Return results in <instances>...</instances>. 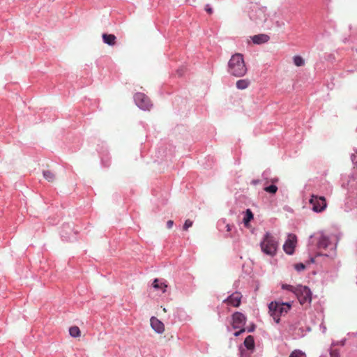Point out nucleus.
<instances>
[{
	"label": "nucleus",
	"mask_w": 357,
	"mask_h": 357,
	"mask_svg": "<svg viewBox=\"0 0 357 357\" xmlns=\"http://www.w3.org/2000/svg\"><path fill=\"white\" fill-rule=\"evenodd\" d=\"M246 318L243 314L236 312L232 315V327L234 329L243 327L245 324Z\"/></svg>",
	"instance_id": "obj_9"
},
{
	"label": "nucleus",
	"mask_w": 357,
	"mask_h": 357,
	"mask_svg": "<svg viewBox=\"0 0 357 357\" xmlns=\"http://www.w3.org/2000/svg\"><path fill=\"white\" fill-rule=\"evenodd\" d=\"M310 204L312 206V210L317 213L324 211L326 206V200L324 197H319L314 195L311 196Z\"/></svg>",
	"instance_id": "obj_6"
},
{
	"label": "nucleus",
	"mask_w": 357,
	"mask_h": 357,
	"mask_svg": "<svg viewBox=\"0 0 357 357\" xmlns=\"http://www.w3.org/2000/svg\"><path fill=\"white\" fill-rule=\"evenodd\" d=\"M293 59L294 63L298 67L303 66L305 64V61L301 56H294Z\"/></svg>",
	"instance_id": "obj_21"
},
{
	"label": "nucleus",
	"mask_w": 357,
	"mask_h": 357,
	"mask_svg": "<svg viewBox=\"0 0 357 357\" xmlns=\"http://www.w3.org/2000/svg\"><path fill=\"white\" fill-rule=\"evenodd\" d=\"M250 84V81L248 79H239L236 84L237 89L241 90L247 89Z\"/></svg>",
	"instance_id": "obj_14"
},
{
	"label": "nucleus",
	"mask_w": 357,
	"mask_h": 357,
	"mask_svg": "<svg viewBox=\"0 0 357 357\" xmlns=\"http://www.w3.org/2000/svg\"><path fill=\"white\" fill-rule=\"evenodd\" d=\"M228 72L235 77H243L247 73L243 55L239 53L234 54L228 63Z\"/></svg>",
	"instance_id": "obj_1"
},
{
	"label": "nucleus",
	"mask_w": 357,
	"mask_h": 357,
	"mask_svg": "<svg viewBox=\"0 0 357 357\" xmlns=\"http://www.w3.org/2000/svg\"><path fill=\"white\" fill-rule=\"evenodd\" d=\"M153 287L156 289H161L164 293L166 291L167 284H166L165 282H160L158 279H155L153 282Z\"/></svg>",
	"instance_id": "obj_16"
},
{
	"label": "nucleus",
	"mask_w": 357,
	"mask_h": 357,
	"mask_svg": "<svg viewBox=\"0 0 357 357\" xmlns=\"http://www.w3.org/2000/svg\"><path fill=\"white\" fill-rule=\"evenodd\" d=\"M278 181V179L275 178V179L272 180V182H277Z\"/></svg>",
	"instance_id": "obj_33"
},
{
	"label": "nucleus",
	"mask_w": 357,
	"mask_h": 357,
	"mask_svg": "<svg viewBox=\"0 0 357 357\" xmlns=\"http://www.w3.org/2000/svg\"><path fill=\"white\" fill-rule=\"evenodd\" d=\"M297 238L294 234H289L287 240L283 245L284 251L288 255H292L296 245Z\"/></svg>",
	"instance_id": "obj_8"
},
{
	"label": "nucleus",
	"mask_w": 357,
	"mask_h": 357,
	"mask_svg": "<svg viewBox=\"0 0 357 357\" xmlns=\"http://www.w3.org/2000/svg\"><path fill=\"white\" fill-rule=\"evenodd\" d=\"M174 221L173 220H168L167 222V227L168 229H171L173 227Z\"/></svg>",
	"instance_id": "obj_28"
},
{
	"label": "nucleus",
	"mask_w": 357,
	"mask_h": 357,
	"mask_svg": "<svg viewBox=\"0 0 357 357\" xmlns=\"http://www.w3.org/2000/svg\"><path fill=\"white\" fill-rule=\"evenodd\" d=\"M43 176L49 182H53L55 179V175L50 170L43 171Z\"/></svg>",
	"instance_id": "obj_20"
},
{
	"label": "nucleus",
	"mask_w": 357,
	"mask_h": 357,
	"mask_svg": "<svg viewBox=\"0 0 357 357\" xmlns=\"http://www.w3.org/2000/svg\"><path fill=\"white\" fill-rule=\"evenodd\" d=\"M134 98L136 105L142 109L150 110L153 106L149 98L143 93H136Z\"/></svg>",
	"instance_id": "obj_7"
},
{
	"label": "nucleus",
	"mask_w": 357,
	"mask_h": 357,
	"mask_svg": "<svg viewBox=\"0 0 357 357\" xmlns=\"http://www.w3.org/2000/svg\"><path fill=\"white\" fill-rule=\"evenodd\" d=\"M329 240L327 236H321L318 242V246L322 248H326L329 245Z\"/></svg>",
	"instance_id": "obj_17"
},
{
	"label": "nucleus",
	"mask_w": 357,
	"mask_h": 357,
	"mask_svg": "<svg viewBox=\"0 0 357 357\" xmlns=\"http://www.w3.org/2000/svg\"><path fill=\"white\" fill-rule=\"evenodd\" d=\"M294 268L296 271H301L305 268V266L302 263H298L294 265Z\"/></svg>",
	"instance_id": "obj_26"
},
{
	"label": "nucleus",
	"mask_w": 357,
	"mask_h": 357,
	"mask_svg": "<svg viewBox=\"0 0 357 357\" xmlns=\"http://www.w3.org/2000/svg\"><path fill=\"white\" fill-rule=\"evenodd\" d=\"M331 357H334L335 356V351L331 352Z\"/></svg>",
	"instance_id": "obj_32"
},
{
	"label": "nucleus",
	"mask_w": 357,
	"mask_h": 357,
	"mask_svg": "<svg viewBox=\"0 0 357 357\" xmlns=\"http://www.w3.org/2000/svg\"><path fill=\"white\" fill-rule=\"evenodd\" d=\"M248 332H252L254 331V326H252V328H250L248 330Z\"/></svg>",
	"instance_id": "obj_31"
},
{
	"label": "nucleus",
	"mask_w": 357,
	"mask_h": 357,
	"mask_svg": "<svg viewBox=\"0 0 357 357\" xmlns=\"http://www.w3.org/2000/svg\"><path fill=\"white\" fill-rule=\"evenodd\" d=\"M282 289L288 290V291H289L291 292H293L295 294L296 292V290H297V287H294V286L290 285V284H283L282 285Z\"/></svg>",
	"instance_id": "obj_24"
},
{
	"label": "nucleus",
	"mask_w": 357,
	"mask_h": 357,
	"mask_svg": "<svg viewBox=\"0 0 357 357\" xmlns=\"http://www.w3.org/2000/svg\"><path fill=\"white\" fill-rule=\"evenodd\" d=\"M69 333L73 337H78L81 335V331L79 330V327L74 326L70 328Z\"/></svg>",
	"instance_id": "obj_18"
},
{
	"label": "nucleus",
	"mask_w": 357,
	"mask_h": 357,
	"mask_svg": "<svg viewBox=\"0 0 357 357\" xmlns=\"http://www.w3.org/2000/svg\"><path fill=\"white\" fill-rule=\"evenodd\" d=\"M289 357H306V355L302 351L296 349L290 354Z\"/></svg>",
	"instance_id": "obj_23"
},
{
	"label": "nucleus",
	"mask_w": 357,
	"mask_h": 357,
	"mask_svg": "<svg viewBox=\"0 0 357 357\" xmlns=\"http://www.w3.org/2000/svg\"><path fill=\"white\" fill-rule=\"evenodd\" d=\"M253 219V214L250 209H247L245 212V215L243 218V223L245 226H248V223L250 220Z\"/></svg>",
	"instance_id": "obj_19"
},
{
	"label": "nucleus",
	"mask_w": 357,
	"mask_h": 357,
	"mask_svg": "<svg viewBox=\"0 0 357 357\" xmlns=\"http://www.w3.org/2000/svg\"><path fill=\"white\" fill-rule=\"evenodd\" d=\"M151 328L158 333H162L165 331L164 324L155 317L150 319Z\"/></svg>",
	"instance_id": "obj_11"
},
{
	"label": "nucleus",
	"mask_w": 357,
	"mask_h": 357,
	"mask_svg": "<svg viewBox=\"0 0 357 357\" xmlns=\"http://www.w3.org/2000/svg\"><path fill=\"white\" fill-rule=\"evenodd\" d=\"M241 329L238 331L234 333V335L236 337L239 336L242 333H243L245 330L243 327L240 328Z\"/></svg>",
	"instance_id": "obj_27"
},
{
	"label": "nucleus",
	"mask_w": 357,
	"mask_h": 357,
	"mask_svg": "<svg viewBox=\"0 0 357 357\" xmlns=\"http://www.w3.org/2000/svg\"><path fill=\"white\" fill-rule=\"evenodd\" d=\"M242 296L239 292H234L223 301V303L233 307H238L241 302Z\"/></svg>",
	"instance_id": "obj_10"
},
{
	"label": "nucleus",
	"mask_w": 357,
	"mask_h": 357,
	"mask_svg": "<svg viewBox=\"0 0 357 357\" xmlns=\"http://www.w3.org/2000/svg\"><path fill=\"white\" fill-rule=\"evenodd\" d=\"M231 227H231L230 225L227 224V225H226L227 231V232H230V231H231Z\"/></svg>",
	"instance_id": "obj_30"
},
{
	"label": "nucleus",
	"mask_w": 357,
	"mask_h": 357,
	"mask_svg": "<svg viewBox=\"0 0 357 357\" xmlns=\"http://www.w3.org/2000/svg\"><path fill=\"white\" fill-rule=\"evenodd\" d=\"M290 303L271 302L269 305L271 315L276 323H279L280 316L286 314L291 309Z\"/></svg>",
	"instance_id": "obj_2"
},
{
	"label": "nucleus",
	"mask_w": 357,
	"mask_h": 357,
	"mask_svg": "<svg viewBox=\"0 0 357 357\" xmlns=\"http://www.w3.org/2000/svg\"><path fill=\"white\" fill-rule=\"evenodd\" d=\"M245 347L249 349L252 350L255 348V340L252 335H248L244 340Z\"/></svg>",
	"instance_id": "obj_15"
},
{
	"label": "nucleus",
	"mask_w": 357,
	"mask_h": 357,
	"mask_svg": "<svg viewBox=\"0 0 357 357\" xmlns=\"http://www.w3.org/2000/svg\"><path fill=\"white\" fill-rule=\"evenodd\" d=\"M264 190L271 195H275L278 191V187L275 185L272 184L269 186H266L264 188Z\"/></svg>",
	"instance_id": "obj_22"
},
{
	"label": "nucleus",
	"mask_w": 357,
	"mask_h": 357,
	"mask_svg": "<svg viewBox=\"0 0 357 357\" xmlns=\"http://www.w3.org/2000/svg\"><path fill=\"white\" fill-rule=\"evenodd\" d=\"M102 37L103 42L110 46H114L116 43V38L114 34L103 33Z\"/></svg>",
	"instance_id": "obj_13"
},
{
	"label": "nucleus",
	"mask_w": 357,
	"mask_h": 357,
	"mask_svg": "<svg viewBox=\"0 0 357 357\" xmlns=\"http://www.w3.org/2000/svg\"><path fill=\"white\" fill-rule=\"evenodd\" d=\"M192 221L188 219L185 220L183 226V229L185 230V231H187L188 229V228L191 227L192 226Z\"/></svg>",
	"instance_id": "obj_25"
},
{
	"label": "nucleus",
	"mask_w": 357,
	"mask_h": 357,
	"mask_svg": "<svg viewBox=\"0 0 357 357\" xmlns=\"http://www.w3.org/2000/svg\"><path fill=\"white\" fill-rule=\"evenodd\" d=\"M270 37L266 34H258L255 35L252 38V42L255 44H262L268 42Z\"/></svg>",
	"instance_id": "obj_12"
},
{
	"label": "nucleus",
	"mask_w": 357,
	"mask_h": 357,
	"mask_svg": "<svg viewBox=\"0 0 357 357\" xmlns=\"http://www.w3.org/2000/svg\"><path fill=\"white\" fill-rule=\"evenodd\" d=\"M250 17L257 24H264L267 20L266 9L265 8L255 6L252 9Z\"/></svg>",
	"instance_id": "obj_5"
},
{
	"label": "nucleus",
	"mask_w": 357,
	"mask_h": 357,
	"mask_svg": "<svg viewBox=\"0 0 357 357\" xmlns=\"http://www.w3.org/2000/svg\"><path fill=\"white\" fill-rule=\"evenodd\" d=\"M260 247L264 254L273 257L276 254L278 243L269 232H267L260 243Z\"/></svg>",
	"instance_id": "obj_3"
},
{
	"label": "nucleus",
	"mask_w": 357,
	"mask_h": 357,
	"mask_svg": "<svg viewBox=\"0 0 357 357\" xmlns=\"http://www.w3.org/2000/svg\"><path fill=\"white\" fill-rule=\"evenodd\" d=\"M295 295L301 305H304L305 303H310L312 301L311 291L306 286H297V290Z\"/></svg>",
	"instance_id": "obj_4"
},
{
	"label": "nucleus",
	"mask_w": 357,
	"mask_h": 357,
	"mask_svg": "<svg viewBox=\"0 0 357 357\" xmlns=\"http://www.w3.org/2000/svg\"><path fill=\"white\" fill-rule=\"evenodd\" d=\"M205 10L209 14H211L213 12L212 8H210L208 5H206Z\"/></svg>",
	"instance_id": "obj_29"
},
{
	"label": "nucleus",
	"mask_w": 357,
	"mask_h": 357,
	"mask_svg": "<svg viewBox=\"0 0 357 357\" xmlns=\"http://www.w3.org/2000/svg\"><path fill=\"white\" fill-rule=\"evenodd\" d=\"M162 310H163V312H167V310H166V308H165V307H163Z\"/></svg>",
	"instance_id": "obj_34"
}]
</instances>
